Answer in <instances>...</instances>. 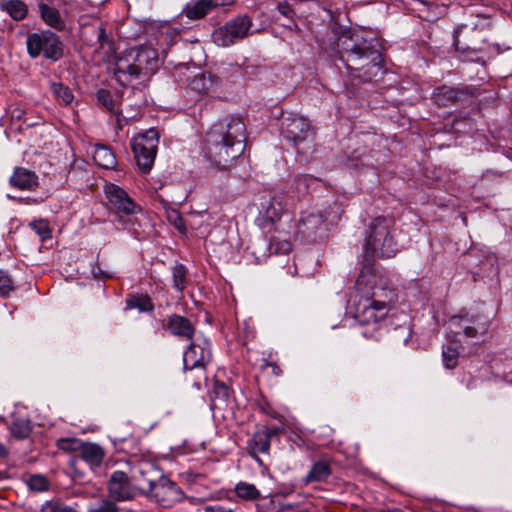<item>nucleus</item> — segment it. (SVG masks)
I'll return each instance as SVG.
<instances>
[{
  "label": "nucleus",
  "instance_id": "17",
  "mask_svg": "<svg viewBox=\"0 0 512 512\" xmlns=\"http://www.w3.org/2000/svg\"><path fill=\"white\" fill-rule=\"evenodd\" d=\"M108 489L110 495L116 500H128L134 497V491L128 477L122 471H116L111 475Z\"/></svg>",
  "mask_w": 512,
  "mask_h": 512
},
{
  "label": "nucleus",
  "instance_id": "12",
  "mask_svg": "<svg viewBox=\"0 0 512 512\" xmlns=\"http://www.w3.org/2000/svg\"><path fill=\"white\" fill-rule=\"evenodd\" d=\"M211 360V349L209 343L203 341L197 343L191 341L184 353L183 361L185 370L200 369L205 378V367Z\"/></svg>",
  "mask_w": 512,
  "mask_h": 512
},
{
  "label": "nucleus",
  "instance_id": "14",
  "mask_svg": "<svg viewBox=\"0 0 512 512\" xmlns=\"http://www.w3.org/2000/svg\"><path fill=\"white\" fill-rule=\"evenodd\" d=\"M162 326L165 331L182 341H192L196 333L195 323L179 314L167 316L163 320Z\"/></svg>",
  "mask_w": 512,
  "mask_h": 512
},
{
  "label": "nucleus",
  "instance_id": "2",
  "mask_svg": "<svg viewBox=\"0 0 512 512\" xmlns=\"http://www.w3.org/2000/svg\"><path fill=\"white\" fill-rule=\"evenodd\" d=\"M247 129L238 116H227L207 132L204 151L216 166L226 169L245 151Z\"/></svg>",
  "mask_w": 512,
  "mask_h": 512
},
{
  "label": "nucleus",
  "instance_id": "39",
  "mask_svg": "<svg viewBox=\"0 0 512 512\" xmlns=\"http://www.w3.org/2000/svg\"><path fill=\"white\" fill-rule=\"evenodd\" d=\"M30 227L42 241L51 238V229L46 220L40 219L32 221Z\"/></svg>",
  "mask_w": 512,
  "mask_h": 512
},
{
  "label": "nucleus",
  "instance_id": "54",
  "mask_svg": "<svg viewBox=\"0 0 512 512\" xmlns=\"http://www.w3.org/2000/svg\"><path fill=\"white\" fill-rule=\"evenodd\" d=\"M149 155H151V153L148 151H142L141 153L134 152L135 159H139L140 156H149Z\"/></svg>",
  "mask_w": 512,
  "mask_h": 512
},
{
  "label": "nucleus",
  "instance_id": "28",
  "mask_svg": "<svg viewBox=\"0 0 512 512\" xmlns=\"http://www.w3.org/2000/svg\"><path fill=\"white\" fill-rule=\"evenodd\" d=\"M318 181V179L310 174L296 175L291 184V189L297 197L305 196L309 193V189Z\"/></svg>",
  "mask_w": 512,
  "mask_h": 512
},
{
  "label": "nucleus",
  "instance_id": "52",
  "mask_svg": "<svg viewBox=\"0 0 512 512\" xmlns=\"http://www.w3.org/2000/svg\"><path fill=\"white\" fill-rule=\"evenodd\" d=\"M374 512H403V510L397 507H393L387 509H376Z\"/></svg>",
  "mask_w": 512,
  "mask_h": 512
},
{
  "label": "nucleus",
  "instance_id": "50",
  "mask_svg": "<svg viewBox=\"0 0 512 512\" xmlns=\"http://www.w3.org/2000/svg\"><path fill=\"white\" fill-rule=\"evenodd\" d=\"M265 368L269 369L270 370V373L276 377L278 376H281L282 375V369L279 367V365H277L276 363H273V362H267L265 364Z\"/></svg>",
  "mask_w": 512,
  "mask_h": 512
},
{
  "label": "nucleus",
  "instance_id": "47",
  "mask_svg": "<svg viewBox=\"0 0 512 512\" xmlns=\"http://www.w3.org/2000/svg\"><path fill=\"white\" fill-rule=\"evenodd\" d=\"M98 512H118V508L114 502L106 500L98 508Z\"/></svg>",
  "mask_w": 512,
  "mask_h": 512
},
{
  "label": "nucleus",
  "instance_id": "1",
  "mask_svg": "<svg viewBox=\"0 0 512 512\" xmlns=\"http://www.w3.org/2000/svg\"><path fill=\"white\" fill-rule=\"evenodd\" d=\"M98 43V56L107 65V71L123 86L147 82L158 69L157 52L152 48H132L117 56L115 44L104 30L98 33Z\"/></svg>",
  "mask_w": 512,
  "mask_h": 512
},
{
  "label": "nucleus",
  "instance_id": "15",
  "mask_svg": "<svg viewBox=\"0 0 512 512\" xmlns=\"http://www.w3.org/2000/svg\"><path fill=\"white\" fill-rule=\"evenodd\" d=\"M471 95L468 88H456L442 85L434 89L432 100L439 107H448L467 101Z\"/></svg>",
  "mask_w": 512,
  "mask_h": 512
},
{
  "label": "nucleus",
  "instance_id": "8",
  "mask_svg": "<svg viewBox=\"0 0 512 512\" xmlns=\"http://www.w3.org/2000/svg\"><path fill=\"white\" fill-rule=\"evenodd\" d=\"M488 29L489 24L487 22L482 23L480 26L475 24L474 27H470L467 24L459 26L453 35L455 50L462 54L482 50L483 44L487 41L485 32Z\"/></svg>",
  "mask_w": 512,
  "mask_h": 512
},
{
  "label": "nucleus",
  "instance_id": "37",
  "mask_svg": "<svg viewBox=\"0 0 512 512\" xmlns=\"http://www.w3.org/2000/svg\"><path fill=\"white\" fill-rule=\"evenodd\" d=\"M98 102L111 114L117 115L119 113V105L114 101L109 91L104 89L98 90Z\"/></svg>",
  "mask_w": 512,
  "mask_h": 512
},
{
  "label": "nucleus",
  "instance_id": "40",
  "mask_svg": "<svg viewBox=\"0 0 512 512\" xmlns=\"http://www.w3.org/2000/svg\"><path fill=\"white\" fill-rule=\"evenodd\" d=\"M41 512H77L74 508L67 506L59 501L50 500L42 504Z\"/></svg>",
  "mask_w": 512,
  "mask_h": 512
},
{
  "label": "nucleus",
  "instance_id": "35",
  "mask_svg": "<svg viewBox=\"0 0 512 512\" xmlns=\"http://www.w3.org/2000/svg\"><path fill=\"white\" fill-rule=\"evenodd\" d=\"M51 90L54 97L60 104L68 105L74 99L73 93L70 90V88L63 85L62 83H52Z\"/></svg>",
  "mask_w": 512,
  "mask_h": 512
},
{
  "label": "nucleus",
  "instance_id": "42",
  "mask_svg": "<svg viewBox=\"0 0 512 512\" xmlns=\"http://www.w3.org/2000/svg\"><path fill=\"white\" fill-rule=\"evenodd\" d=\"M57 447L66 452L77 451L81 447V442L75 438H62L57 441Z\"/></svg>",
  "mask_w": 512,
  "mask_h": 512
},
{
  "label": "nucleus",
  "instance_id": "21",
  "mask_svg": "<svg viewBox=\"0 0 512 512\" xmlns=\"http://www.w3.org/2000/svg\"><path fill=\"white\" fill-rule=\"evenodd\" d=\"M270 253L276 255H285L292 251V242L290 240V233L279 231L275 227L274 233L270 235L269 239Z\"/></svg>",
  "mask_w": 512,
  "mask_h": 512
},
{
  "label": "nucleus",
  "instance_id": "3",
  "mask_svg": "<svg viewBox=\"0 0 512 512\" xmlns=\"http://www.w3.org/2000/svg\"><path fill=\"white\" fill-rule=\"evenodd\" d=\"M339 58L350 74L362 82L376 81L383 77V54L375 39H366L353 33L341 41Z\"/></svg>",
  "mask_w": 512,
  "mask_h": 512
},
{
  "label": "nucleus",
  "instance_id": "57",
  "mask_svg": "<svg viewBox=\"0 0 512 512\" xmlns=\"http://www.w3.org/2000/svg\"><path fill=\"white\" fill-rule=\"evenodd\" d=\"M261 409H262V411H264L265 413L270 414V413L268 412V407L262 406V407H261Z\"/></svg>",
  "mask_w": 512,
  "mask_h": 512
},
{
  "label": "nucleus",
  "instance_id": "6",
  "mask_svg": "<svg viewBox=\"0 0 512 512\" xmlns=\"http://www.w3.org/2000/svg\"><path fill=\"white\" fill-rule=\"evenodd\" d=\"M103 205L108 211L115 214L120 222L142 211L141 207L120 186L105 180L103 186Z\"/></svg>",
  "mask_w": 512,
  "mask_h": 512
},
{
  "label": "nucleus",
  "instance_id": "46",
  "mask_svg": "<svg viewBox=\"0 0 512 512\" xmlns=\"http://www.w3.org/2000/svg\"><path fill=\"white\" fill-rule=\"evenodd\" d=\"M278 11L290 20H293L295 11L288 2H279L277 5Z\"/></svg>",
  "mask_w": 512,
  "mask_h": 512
},
{
  "label": "nucleus",
  "instance_id": "43",
  "mask_svg": "<svg viewBox=\"0 0 512 512\" xmlns=\"http://www.w3.org/2000/svg\"><path fill=\"white\" fill-rule=\"evenodd\" d=\"M14 289L13 281L8 274L0 271V296L6 297Z\"/></svg>",
  "mask_w": 512,
  "mask_h": 512
},
{
  "label": "nucleus",
  "instance_id": "48",
  "mask_svg": "<svg viewBox=\"0 0 512 512\" xmlns=\"http://www.w3.org/2000/svg\"><path fill=\"white\" fill-rule=\"evenodd\" d=\"M205 512H232L231 508L225 507L220 504L207 505L204 508Z\"/></svg>",
  "mask_w": 512,
  "mask_h": 512
},
{
  "label": "nucleus",
  "instance_id": "59",
  "mask_svg": "<svg viewBox=\"0 0 512 512\" xmlns=\"http://www.w3.org/2000/svg\"><path fill=\"white\" fill-rule=\"evenodd\" d=\"M40 1L42 2L43 0H40Z\"/></svg>",
  "mask_w": 512,
  "mask_h": 512
},
{
  "label": "nucleus",
  "instance_id": "34",
  "mask_svg": "<svg viewBox=\"0 0 512 512\" xmlns=\"http://www.w3.org/2000/svg\"><path fill=\"white\" fill-rule=\"evenodd\" d=\"M213 86V79L211 74L200 73L193 77L190 82L192 90L198 93H207Z\"/></svg>",
  "mask_w": 512,
  "mask_h": 512
},
{
  "label": "nucleus",
  "instance_id": "58",
  "mask_svg": "<svg viewBox=\"0 0 512 512\" xmlns=\"http://www.w3.org/2000/svg\"><path fill=\"white\" fill-rule=\"evenodd\" d=\"M261 409H262V411H264L265 413L270 414V413L268 412V407L262 406V407H261Z\"/></svg>",
  "mask_w": 512,
  "mask_h": 512
},
{
  "label": "nucleus",
  "instance_id": "36",
  "mask_svg": "<svg viewBox=\"0 0 512 512\" xmlns=\"http://www.w3.org/2000/svg\"><path fill=\"white\" fill-rule=\"evenodd\" d=\"M263 209V216L270 224H275V222L280 219L282 208L279 202L271 199L263 205Z\"/></svg>",
  "mask_w": 512,
  "mask_h": 512
},
{
  "label": "nucleus",
  "instance_id": "30",
  "mask_svg": "<svg viewBox=\"0 0 512 512\" xmlns=\"http://www.w3.org/2000/svg\"><path fill=\"white\" fill-rule=\"evenodd\" d=\"M116 166L117 160L113 150L109 146L98 143V167L114 169Z\"/></svg>",
  "mask_w": 512,
  "mask_h": 512
},
{
  "label": "nucleus",
  "instance_id": "19",
  "mask_svg": "<svg viewBox=\"0 0 512 512\" xmlns=\"http://www.w3.org/2000/svg\"><path fill=\"white\" fill-rule=\"evenodd\" d=\"M158 142V131L154 128H151L133 139L132 149L133 152L141 153L142 151H148L152 156H156Z\"/></svg>",
  "mask_w": 512,
  "mask_h": 512
},
{
  "label": "nucleus",
  "instance_id": "7",
  "mask_svg": "<svg viewBox=\"0 0 512 512\" xmlns=\"http://www.w3.org/2000/svg\"><path fill=\"white\" fill-rule=\"evenodd\" d=\"M281 133L287 140L300 152L301 145L305 142H313L316 129L312 126L310 120L302 115L288 113L282 117Z\"/></svg>",
  "mask_w": 512,
  "mask_h": 512
},
{
  "label": "nucleus",
  "instance_id": "22",
  "mask_svg": "<svg viewBox=\"0 0 512 512\" xmlns=\"http://www.w3.org/2000/svg\"><path fill=\"white\" fill-rule=\"evenodd\" d=\"M325 218L321 213H310L299 220L298 230L304 236L311 237L324 224Z\"/></svg>",
  "mask_w": 512,
  "mask_h": 512
},
{
  "label": "nucleus",
  "instance_id": "49",
  "mask_svg": "<svg viewBox=\"0 0 512 512\" xmlns=\"http://www.w3.org/2000/svg\"><path fill=\"white\" fill-rule=\"evenodd\" d=\"M235 1L236 0H208L212 10L217 7L233 5Z\"/></svg>",
  "mask_w": 512,
  "mask_h": 512
},
{
  "label": "nucleus",
  "instance_id": "5",
  "mask_svg": "<svg viewBox=\"0 0 512 512\" xmlns=\"http://www.w3.org/2000/svg\"><path fill=\"white\" fill-rule=\"evenodd\" d=\"M395 221L391 217L379 216L372 220L365 239L364 257L358 276V282H369V278H377L375 256L380 258L394 257L399 251L395 240Z\"/></svg>",
  "mask_w": 512,
  "mask_h": 512
},
{
  "label": "nucleus",
  "instance_id": "20",
  "mask_svg": "<svg viewBox=\"0 0 512 512\" xmlns=\"http://www.w3.org/2000/svg\"><path fill=\"white\" fill-rule=\"evenodd\" d=\"M332 474L331 462L328 459L322 458L313 463L310 471L302 479L305 485L313 482H324Z\"/></svg>",
  "mask_w": 512,
  "mask_h": 512
},
{
  "label": "nucleus",
  "instance_id": "44",
  "mask_svg": "<svg viewBox=\"0 0 512 512\" xmlns=\"http://www.w3.org/2000/svg\"><path fill=\"white\" fill-rule=\"evenodd\" d=\"M487 331H488L487 323L478 324L477 327L469 326V325L463 327L464 335L468 338H475L478 335L485 334Z\"/></svg>",
  "mask_w": 512,
  "mask_h": 512
},
{
  "label": "nucleus",
  "instance_id": "16",
  "mask_svg": "<svg viewBox=\"0 0 512 512\" xmlns=\"http://www.w3.org/2000/svg\"><path fill=\"white\" fill-rule=\"evenodd\" d=\"M160 477V471L151 462L140 461L132 467V478L136 487L143 492L151 490Z\"/></svg>",
  "mask_w": 512,
  "mask_h": 512
},
{
  "label": "nucleus",
  "instance_id": "45",
  "mask_svg": "<svg viewBox=\"0 0 512 512\" xmlns=\"http://www.w3.org/2000/svg\"><path fill=\"white\" fill-rule=\"evenodd\" d=\"M156 156H140L139 159H136V163L141 170L142 173H147L153 166L154 160Z\"/></svg>",
  "mask_w": 512,
  "mask_h": 512
},
{
  "label": "nucleus",
  "instance_id": "32",
  "mask_svg": "<svg viewBox=\"0 0 512 512\" xmlns=\"http://www.w3.org/2000/svg\"><path fill=\"white\" fill-rule=\"evenodd\" d=\"M234 490L239 498L246 501H255L261 497L260 491L256 488L255 485L250 483L239 482L236 484Z\"/></svg>",
  "mask_w": 512,
  "mask_h": 512
},
{
  "label": "nucleus",
  "instance_id": "33",
  "mask_svg": "<svg viewBox=\"0 0 512 512\" xmlns=\"http://www.w3.org/2000/svg\"><path fill=\"white\" fill-rule=\"evenodd\" d=\"M188 270L187 268L178 263L172 268V279H173V287L179 291L183 292L188 284Z\"/></svg>",
  "mask_w": 512,
  "mask_h": 512
},
{
  "label": "nucleus",
  "instance_id": "13",
  "mask_svg": "<svg viewBox=\"0 0 512 512\" xmlns=\"http://www.w3.org/2000/svg\"><path fill=\"white\" fill-rule=\"evenodd\" d=\"M147 493H150L164 507L172 506L175 502L181 500L183 496L181 489L164 476H161Z\"/></svg>",
  "mask_w": 512,
  "mask_h": 512
},
{
  "label": "nucleus",
  "instance_id": "24",
  "mask_svg": "<svg viewBox=\"0 0 512 512\" xmlns=\"http://www.w3.org/2000/svg\"><path fill=\"white\" fill-rule=\"evenodd\" d=\"M0 10L15 21L25 19L28 14V7L22 0H0Z\"/></svg>",
  "mask_w": 512,
  "mask_h": 512
},
{
  "label": "nucleus",
  "instance_id": "31",
  "mask_svg": "<svg viewBox=\"0 0 512 512\" xmlns=\"http://www.w3.org/2000/svg\"><path fill=\"white\" fill-rule=\"evenodd\" d=\"M459 348L460 344L458 342H450L443 346L442 357L446 368L453 369L457 366L460 354Z\"/></svg>",
  "mask_w": 512,
  "mask_h": 512
},
{
  "label": "nucleus",
  "instance_id": "18",
  "mask_svg": "<svg viewBox=\"0 0 512 512\" xmlns=\"http://www.w3.org/2000/svg\"><path fill=\"white\" fill-rule=\"evenodd\" d=\"M9 183L14 188L28 191H34L39 184L38 176L35 172L23 167L15 168L9 179Z\"/></svg>",
  "mask_w": 512,
  "mask_h": 512
},
{
  "label": "nucleus",
  "instance_id": "29",
  "mask_svg": "<svg viewBox=\"0 0 512 512\" xmlns=\"http://www.w3.org/2000/svg\"><path fill=\"white\" fill-rule=\"evenodd\" d=\"M210 11L212 9L208 0H198L187 4L183 9V14L190 20H199L204 18Z\"/></svg>",
  "mask_w": 512,
  "mask_h": 512
},
{
  "label": "nucleus",
  "instance_id": "26",
  "mask_svg": "<svg viewBox=\"0 0 512 512\" xmlns=\"http://www.w3.org/2000/svg\"><path fill=\"white\" fill-rule=\"evenodd\" d=\"M8 429L13 438L24 440L30 436L33 427L28 418L14 417Z\"/></svg>",
  "mask_w": 512,
  "mask_h": 512
},
{
  "label": "nucleus",
  "instance_id": "38",
  "mask_svg": "<svg viewBox=\"0 0 512 512\" xmlns=\"http://www.w3.org/2000/svg\"><path fill=\"white\" fill-rule=\"evenodd\" d=\"M26 483L29 489L35 492L47 491L50 486L47 477L41 474L30 475Z\"/></svg>",
  "mask_w": 512,
  "mask_h": 512
},
{
  "label": "nucleus",
  "instance_id": "9",
  "mask_svg": "<svg viewBox=\"0 0 512 512\" xmlns=\"http://www.w3.org/2000/svg\"><path fill=\"white\" fill-rule=\"evenodd\" d=\"M252 25L248 15L237 16L215 30L213 40L218 46L229 47L247 37Z\"/></svg>",
  "mask_w": 512,
  "mask_h": 512
},
{
  "label": "nucleus",
  "instance_id": "10",
  "mask_svg": "<svg viewBox=\"0 0 512 512\" xmlns=\"http://www.w3.org/2000/svg\"><path fill=\"white\" fill-rule=\"evenodd\" d=\"M27 51L32 58L43 54L46 58L58 60L62 56V43L51 31L32 33L27 37Z\"/></svg>",
  "mask_w": 512,
  "mask_h": 512
},
{
  "label": "nucleus",
  "instance_id": "27",
  "mask_svg": "<svg viewBox=\"0 0 512 512\" xmlns=\"http://www.w3.org/2000/svg\"><path fill=\"white\" fill-rule=\"evenodd\" d=\"M39 9L41 12V17L47 25L57 30H62L64 28V20L62 19L57 9L50 7L49 5L43 2L39 3Z\"/></svg>",
  "mask_w": 512,
  "mask_h": 512
},
{
  "label": "nucleus",
  "instance_id": "51",
  "mask_svg": "<svg viewBox=\"0 0 512 512\" xmlns=\"http://www.w3.org/2000/svg\"><path fill=\"white\" fill-rule=\"evenodd\" d=\"M113 277H114L113 273L104 272V271L98 269V280L99 279H111Z\"/></svg>",
  "mask_w": 512,
  "mask_h": 512
},
{
  "label": "nucleus",
  "instance_id": "41",
  "mask_svg": "<svg viewBox=\"0 0 512 512\" xmlns=\"http://www.w3.org/2000/svg\"><path fill=\"white\" fill-rule=\"evenodd\" d=\"M80 453L83 460H85L91 467L96 465V445L83 444L81 442Z\"/></svg>",
  "mask_w": 512,
  "mask_h": 512
},
{
  "label": "nucleus",
  "instance_id": "55",
  "mask_svg": "<svg viewBox=\"0 0 512 512\" xmlns=\"http://www.w3.org/2000/svg\"><path fill=\"white\" fill-rule=\"evenodd\" d=\"M97 452H98V462H100V460L104 456V451L101 447L98 446Z\"/></svg>",
  "mask_w": 512,
  "mask_h": 512
},
{
  "label": "nucleus",
  "instance_id": "4",
  "mask_svg": "<svg viewBox=\"0 0 512 512\" xmlns=\"http://www.w3.org/2000/svg\"><path fill=\"white\" fill-rule=\"evenodd\" d=\"M357 285L369 286V289L351 296L349 313L360 325L377 330L397 302V292L394 288L377 284L373 277L369 278V282L360 284L357 281Z\"/></svg>",
  "mask_w": 512,
  "mask_h": 512
},
{
  "label": "nucleus",
  "instance_id": "25",
  "mask_svg": "<svg viewBox=\"0 0 512 512\" xmlns=\"http://www.w3.org/2000/svg\"><path fill=\"white\" fill-rule=\"evenodd\" d=\"M231 395V389L222 381L215 380L211 396V408H223Z\"/></svg>",
  "mask_w": 512,
  "mask_h": 512
},
{
  "label": "nucleus",
  "instance_id": "56",
  "mask_svg": "<svg viewBox=\"0 0 512 512\" xmlns=\"http://www.w3.org/2000/svg\"><path fill=\"white\" fill-rule=\"evenodd\" d=\"M290 29H293L295 32L299 33L301 32V29L300 27L295 23L293 22V25L292 26H288Z\"/></svg>",
  "mask_w": 512,
  "mask_h": 512
},
{
  "label": "nucleus",
  "instance_id": "53",
  "mask_svg": "<svg viewBox=\"0 0 512 512\" xmlns=\"http://www.w3.org/2000/svg\"><path fill=\"white\" fill-rule=\"evenodd\" d=\"M8 456L7 448L0 442V458H5Z\"/></svg>",
  "mask_w": 512,
  "mask_h": 512
},
{
  "label": "nucleus",
  "instance_id": "11",
  "mask_svg": "<svg viewBox=\"0 0 512 512\" xmlns=\"http://www.w3.org/2000/svg\"><path fill=\"white\" fill-rule=\"evenodd\" d=\"M280 427L264 426L254 432L252 437L248 439L246 450L247 453L258 463H262L259 454L268 455L270 452L271 441L281 433Z\"/></svg>",
  "mask_w": 512,
  "mask_h": 512
},
{
  "label": "nucleus",
  "instance_id": "23",
  "mask_svg": "<svg viewBox=\"0 0 512 512\" xmlns=\"http://www.w3.org/2000/svg\"><path fill=\"white\" fill-rule=\"evenodd\" d=\"M126 309H137L140 312H152L154 303L146 293H129L125 300Z\"/></svg>",
  "mask_w": 512,
  "mask_h": 512
}]
</instances>
